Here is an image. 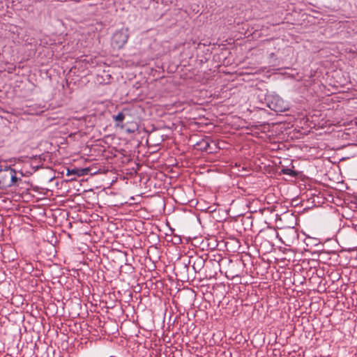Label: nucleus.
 Segmentation results:
<instances>
[{
    "instance_id": "nucleus-1",
    "label": "nucleus",
    "mask_w": 357,
    "mask_h": 357,
    "mask_svg": "<svg viewBox=\"0 0 357 357\" xmlns=\"http://www.w3.org/2000/svg\"><path fill=\"white\" fill-rule=\"evenodd\" d=\"M129 37L128 29H122L116 31L112 38V43L117 48H121L127 43Z\"/></svg>"
},
{
    "instance_id": "nucleus-2",
    "label": "nucleus",
    "mask_w": 357,
    "mask_h": 357,
    "mask_svg": "<svg viewBox=\"0 0 357 357\" xmlns=\"http://www.w3.org/2000/svg\"><path fill=\"white\" fill-rule=\"evenodd\" d=\"M271 104L273 105L271 109L275 112H282L287 109L284 100L279 96H273Z\"/></svg>"
},
{
    "instance_id": "nucleus-3",
    "label": "nucleus",
    "mask_w": 357,
    "mask_h": 357,
    "mask_svg": "<svg viewBox=\"0 0 357 357\" xmlns=\"http://www.w3.org/2000/svg\"><path fill=\"white\" fill-rule=\"evenodd\" d=\"M12 168H6L0 172V182L1 181L6 186L8 187V183L10 182V174Z\"/></svg>"
},
{
    "instance_id": "nucleus-4",
    "label": "nucleus",
    "mask_w": 357,
    "mask_h": 357,
    "mask_svg": "<svg viewBox=\"0 0 357 357\" xmlns=\"http://www.w3.org/2000/svg\"><path fill=\"white\" fill-rule=\"evenodd\" d=\"M20 180L21 179L17 178L16 176V171L15 169H12L10 182H9V183H8V187H11V186L15 185L16 184V183Z\"/></svg>"
},
{
    "instance_id": "nucleus-5",
    "label": "nucleus",
    "mask_w": 357,
    "mask_h": 357,
    "mask_svg": "<svg viewBox=\"0 0 357 357\" xmlns=\"http://www.w3.org/2000/svg\"><path fill=\"white\" fill-rule=\"evenodd\" d=\"M113 119L118 122L117 126H119V123L123 122L125 119V115L123 112H119L117 115L114 116Z\"/></svg>"
},
{
    "instance_id": "nucleus-6",
    "label": "nucleus",
    "mask_w": 357,
    "mask_h": 357,
    "mask_svg": "<svg viewBox=\"0 0 357 357\" xmlns=\"http://www.w3.org/2000/svg\"><path fill=\"white\" fill-rule=\"evenodd\" d=\"M282 172L284 174H288V175H292L294 173L293 170H291L290 169H282Z\"/></svg>"
},
{
    "instance_id": "nucleus-7",
    "label": "nucleus",
    "mask_w": 357,
    "mask_h": 357,
    "mask_svg": "<svg viewBox=\"0 0 357 357\" xmlns=\"http://www.w3.org/2000/svg\"><path fill=\"white\" fill-rule=\"evenodd\" d=\"M204 146L203 147L205 150L207 149L208 146H209L208 143L207 142H204Z\"/></svg>"
}]
</instances>
